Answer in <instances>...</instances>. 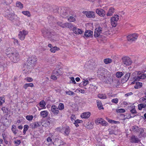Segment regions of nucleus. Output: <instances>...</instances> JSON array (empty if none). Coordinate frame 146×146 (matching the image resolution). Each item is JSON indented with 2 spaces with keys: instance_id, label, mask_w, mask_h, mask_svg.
Returning <instances> with one entry per match:
<instances>
[{
  "instance_id": "nucleus-5",
  "label": "nucleus",
  "mask_w": 146,
  "mask_h": 146,
  "mask_svg": "<svg viewBox=\"0 0 146 146\" xmlns=\"http://www.w3.org/2000/svg\"><path fill=\"white\" fill-rule=\"evenodd\" d=\"M42 33L44 37L48 38H51L53 35V33L52 32H51L49 30L45 28L42 29Z\"/></svg>"
},
{
  "instance_id": "nucleus-32",
  "label": "nucleus",
  "mask_w": 146,
  "mask_h": 146,
  "mask_svg": "<svg viewBox=\"0 0 146 146\" xmlns=\"http://www.w3.org/2000/svg\"><path fill=\"white\" fill-rule=\"evenodd\" d=\"M60 50L59 48L56 46L52 47L51 48L50 50V52L52 53H54L56 51H58Z\"/></svg>"
},
{
  "instance_id": "nucleus-36",
  "label": "nucleus",
  "mask_w": 146,
  "mask_h": 146,
  "mask_svg": "<svg viewBox=\"0 0 146 146\" xmlns=\"http://www.w3.org/2000/svg\"><path fill=\"white\" fill-rule=\"evenodd\" d=\"M130 76V74L128 73L126 74L124 76V78L123 79V81L126 82L129 79Z\"/></svg>"
},
{
  "instance_id": "nucleus-23",
  "label": "nucleus",
  "mask_w": 146,
  "mask_h": 146,
  "mask_svg": "<svg viewBox=\"0 0 146 146\" xmlns=\"http://www.w3.org/2000/svg\"><path fill=\"white\" fill-rule=\"evenodd\" d=\"M139 141V139L134 135L132 136L130 140V141L131 143H137Z\"/></svg>"
},
{
  "instance_id": "nucleus-7",
  "label": "nucleus",
  "mask_w": 146,
  "mask_h": 146,
  "mask_svg": "<svg viewBox=\"0 0 146 146\" xmlns=\"http://www.w3.org/2000/svg\"><path fill=\"white\" fill-rule=\"evenodd\" d=\"M119 16L117 15H115L112 17L111 18V21L112 25L113 27H115L117 24V22L119 19Z\"/></svg>"
},
{
  "instance_id": "nucleus-12",
  "label": "nucleus",
  "mask_w": 146,
  "mask_h": 146,
  "mask_svg": "<svg viewBox=\"0 0 146 146\" xmlns=\"http://www.w3.org/2000/svg\"><path fill=\"white\" fill-rule=\"evenodd\" d=\"M138 36V35L137 34H133L128 35L127 36V39L129 41L132 42L136 40Z\"/></svg>"
},
{
  "instance_id": "nucleus-26",
  "label": "nucleus",
  "mask_w": 146,
  "mask_h": 146,
  "mask_svg": "<svg viewBox=\"0 0 146 146\" xmlns=\"http://www.w3.org/2000/svg\"><path fill=\"white\" fill-rule=\"evenodd\" d=\"M92 35L93 32L90 30L86 31L84 33V36L86 37L91 36Z\"/></svg>"
},
{
  "instance_id": "nucleus-2",
  "label": "nucleus",
  "mask_w": 146,
  "mask_h": 146,
  "mask_svg": "<svg viewBox=\"0 0 146 146\" xmlns=\"http://www.w3.org/2000/svg\"><path fill=\"white\" fill-rule=\"evenodd\" d=\"M37 61L36 57L35 55L29 57L27 60V64L33 67L35 66V62Z\"/></svg>"
},
{
  "instance_id": "nucleus-30",
  "label": "nucleus",
  "mask_w": 146,
  "mask_h": 146,
  "mask_svg": "<svg viewBox=\"0 0 146 146\" xmlns=\"http://www.w3.org/2000/svg\"><path fill=\"white\" fill-rule=\"evenodd\" d=\"M61 73L60 70V69H58L57 70H55L52 73V74L56 76L57 77H58L60 75Z\"/></svg>"
},
{
  "instance_id": "nucleus-59",
  "label": "nucleus",
  "mask_w": 146,
  "mask_h": 146,
  "mask_svg": "<svg viewBox=\"0 0 146 146\" xmlns=\"http://www.w3.org/2000/svg\"><path fill=\"white\" fill-rule=\"evenodd\" d=\"M14 143L17 145H19L21 143V141L19 140H17L14 141Z\"/></svg>"
},
{
  "instance_id": "nucleus-52",
  "label": "nucleus",
  "mask_w": 146,
  "mask_h": 146,
  "mask_svg": "<svg viewBox=\"0 0 146 146\" xmlns=\"http://www.w3.org/2000/svg\"><path fill=\"white\" fill-rule=\"evenodd\" d=\"M26 118L27 120L29 121H31L33 119V116L32 115H27L26 116Z\"/></svg>"
},
{
  "instance_id": "nucleus-18",
  "label": "nucleus",
  "mask_w": 146,
  "mask_h": 146,
  "mask_svg": "<svg viewBox=\"0 0 146 146\" xmlns=\"http://www.w3.org/2000/svg\"><path fill=\"white\" fill-rule=\"evenodd\" d=\"M58 109L55 105H52L51 107V110L53 113L55 115H57L59 111Z\"/></svg>"
},
{
  "instance_id": "nucleus-49",
  "label": "nucleus",
  "mask_w": 146,
  "mask_h": 146,
  "mask_svg": "<svg viewBox=\"0 0 146 146\" xmlns=\"http://www.w3.org/2000/svg\"><path fill=\"white\" fill-rule=\"evenodd\" d=\"M5 102V99L3 97H0V106L3 104Z\"/></svg>"
},
{
  "instance_id": "nucleus-15",
  "label": "nucleus",
  "mask_w": 146,
  "mask_h": 146,
  "mask_svg": "<svg viewBox=\"0 0 146 146\" xmlns=\"http://www.w3.org/2000/svg\"><path fill=\"white\" fill-rule=\"evenodd\" d=\"M31 67L32 66H30L27 64V65H25L23 70V73L25 74L30 73L31 71Z\"/></svg>"
},
{
  "instance_id": "nucleus-13",
  "label": "nucleus",
  "mask_w": 146,
  "mask_h": 146,
  "mask_svg": "<svg viewBox=\"0 0 146 146\" xmlns=\"http://www.w3.org/2000/svg\"><path fill=\"white\" fill-rule=\"evenodd\" d=\"M82 13L85 15L88 18H94L95 17L94 13V12L84 11Z\"/></svg>"
},
{
  "instance_id": "nucleus-3",
  "label": "nucleus",
  "mask_w": 146,
  "mask_h": 146,
  "mask_svg": "<svg viewBox=\"0 0 146 146\" xmlns=\"http://www.w3.org/2000/svg\"><path fill=\"white\" fill-rule=\"evenodd\" d=\"M20 56L17 51H16L14 54L11 55V59L14 63H16L20 60Z\"/></svg>"
},
{
  "instance_id": "nucleus-33",
  "label": "nucleus",
  "mask_w": 146,
  "mask_h": 146,
  "mask_svg": "<svg viewBox=\"0 0 146 146\" xmlns=\"http://www.w3.org/2000/svg\"><path fill=\"white\" fill-rule=\"evenodd\" d=\"M39 106L42 109L46 108V103L44 100H42L39 103Z\"/></svg>"
},
{
  "instance_id": "nucleus-43",
  "label": "nucleus",
  "mask_w": 146,
  "mask_h": 146,
  "mask_svg": "<svg viewBox=\"0 0 146 146\" xmlns=\"http://www.w3.org/2000/svg\"><path fill=\"white\" fill-rule=\"evenodd\" d=\"M47 19L49 22H52L55 19L54 18L52 15H49L47 17Z\"/></svg>"
},
{
  "instance_id": "nucleus-56",
  "label": "nucleus",
  "mask_w": 146,
  "mask_h": 146,
  "mask_svg": "<svg viewBox=\"0 0 146 146\" xmlns=\"http://www.w3.org/2000/svg\"><path fill=\"white\" fill-rule=\"evenodd\" d=\"M73 27V25L71 23H67L66 27L70 29L72 28Z\"/></svg>"
},
{
  "instance_id": "nucleus-4",
  "label": "nucleus",
  "mask_w": 146,
  "mask_h": 146,
  "mask_svg": "<svg viewBox=\"0 0 146 146\" xmlns=\"http://www.w3.org/2000/svg\"><path fill=\"white\" fill-rule=\"evenodd\" d=\"M104 81L106 83H111L113 82L112 78L109 72H107L106 74H104Z\"/></svg>"
},
{
  "instance_id": "nucleus-28",
  "label": "nucleus",
  "mask_w": 146,
  "mask_h": 146,
  "mask_svg": "<svg viewBox=\"0 0 146 146\" xmlns=\"http://www.w3.org/2000/svg\"><path fill=\"white\" fill-rule=\"evenodd\" d=\"M11 129L14 135H15L17 133L18 130L16 129V127L15 125H12Z\"/></svg>"
},
{
  "instance_id": "nucleus-53",
  "label": "nucleus",
  "mask_w": 146,
  "mask_h": 146,
  "mask_svg": "<svg viewBox=\"0 0 146 146\" xmlns=\"http://www.w3.org/2000/svg\"><path fill=\"white\" fill-rule=\"evenodd\" d=\"M83 84L84 86H86L87 84H88L89 81L88 80L85 79H84L83 81Z\"/></svg>"
},
{
  "instance_id": "nucleus-63",
  "label": "nucleus",
  "mask_w": 146,
  "mask_h": 146,
  "mask_svg": "<svg viewBox=\"0 0 146 146\" xmlns=\"http://www.w3.org/2000/svg\"><path fill=\"white\" fill-rule=\"evenodd\" d=\"M106 119L110 123H112L113 122L114 123H115V121L111 119Z\"/></svg>"
},
{
  "instance_id": "nucleus-8",
  "label": "nucleus",
  "mask_w": 146,
  "mask_h": 146,
  "mask_svg": "<svg viewBox=\"0 0 146 146\" xmlns=\"http://www.w3.org/2000/svg\"><path fill=\"white\" fill-rule=\"evenodd\" d=\"M28 32L27 31L23 30L22 31H20L18 34L19 38L22 40H23L26 36L28 34Z\"/></svg>"
},
{
  "instance_id": "nucleus-55",
  "label": "nucleus",
  "mask_w": 146,
  "mask_h": 146,
  "mask_svg": "<svg viewBox=\"0 0 146 146\" xmlns=\"http://www.w3.org/2000/svg\"><path fill=\"white\" fill-rule=\"evenodd\" d=\"M116 111L119 113H124L125 111V110L123 109H120L116 110Z\"/></svg>"
},
{
  "instance_id": "nucleus-20",
  "label": "nucleus",
  "mask_w": 146,
  "mask_h": 146,
  "mask_svg": "<svg viewBox=\"0 0 146 146\" xmlns=\"http://www.w3.org/2000/svg\"><path fill=\"white\" fill-rule=\"evenodd\" d=\"M62 133L65 135H68L70 132V129L68 127H64Z\"/></svg>"
},
{
  "instance_id": "nucleus-48",
  "label": "nucleus",
  "mask_w": 146,
  "mask_h": 146,
  "mask_svg": "<svg viewBox=\"0 0 146 146\" xmlns=\"http://www.w3.org/2000/svg\"><path fill=\"white\" fill-rule=\"evenodd\" d=\"M46 140L47 142L48 143V145H50L52 143V139H51V138L50 137H48L47 138Z\"/></svg>"
},
{
  "instance_id": "nucleus-62",
  "label": "nucleus",
  "mask_w": 146,
  "mask_h": 146,
  "mask_svg": "<svg viewBox=\"0 0 146 146\" xmlns=\"http://www.w3.org/2000/svg\"><path fill=\"white\" fill-rule=\"evenodd\" d=\"M76 119V116L72 114L71 115V119L72 121H73L74 120Z\"/></svg>"
},
{
  "instance_id": "nucleus-11",
  "label": "nucleus",
  "mask_w": 146,
  "mask_h": 146,
  "mask_svg": "<svg viewBox=\"0 0 146 146\" xmlns=\"http://www.w3.org/2000/svg\"><path fill=\"white\" fill-rule=\"evenodd\" d=\"M97 125L100 124L103 126H106L108 125V123L102 118H98L95 121Z\"/></svg>"
},
{
  "instance_id": "nucleus-29",
  "label": "nucleus",
  "mask_w": 146,
  "mask_h": 146,
  "mask_svg": "<svg viewBox=\"0 0 146 146\" xmlns=\"http://www.w3.org/2000/svg\"><path fill=\"white\" fill-rule=\"evenodd\" d=\"M139 130V136L141 135V136L145 137L146 136V133L144 132V130L142 128H140Z\"/></svg>"
},
{
  "instance_id": "nucleus-22",
  "label": "nucleus",
  "mask_w": 146,
  "mask_h": 146,
  "mask_svg": "<svg viewBox=\"0 0 146 146\" xmlns=\"http://www.w3.org/2000/svg\"><path fill=\"white\" fill-rule=\"evenodd\" d=\"M90 113L89 112H84L81 114V117L82 118L87 119L90 116Z\"/></svg>"
},
{
  "instance_id": "nucleus-41",
  "label": "nucleus",
  "mask_w": 146,
  "mask_h": 146,
  "mask_svg": "<svg viewBox=\"0 0 146 146\" xmlns=\"http://www.w3.org/2000/svg\"><path fill=\"white\" fill-rule=\"evenodd\" d=\"M94 123H88V125H86V127L87 128L89 129H92L93 127Z\"/></svg>"
},
{
  "instance_id": "nucleus-1",
  "label": "nucleus",
  "mask_w": 146,
  "mask_h": 146,
  "mask_svg": "<svg viewBox=\"0 0 146 146\" xmlns=\"http://www.w3.org/2000/svg\"><path fill=\"white\" fill-rule=\"evenodd\" d=\"M5 17L11 21L13 20L17 16L15 15V13L11 11V9H7L5 10Z\"/></svg>"
},
{
  "instance_id": "nucleus-60",
  "label": "nucleus",
  "mask_w": 146,
  "mask_h": 146,
  "mask_svg": "<svg viewBox=\"0 0 146 146\" xmlns=\"http://www.w3.org/2000/svg\"><path fill=\"white\" fill-rule=\"evenodd\" d=\"M130 111L132 113H137L136 111V110L135 108H133L131 109L130 110Z\"/></svg>"
},
{
  "instance_id": "nucleus-58",
  "label": "nucleus",
  "mask_w": 146,
  "mask_h": 146,
  "mask_svg": "<svg viewBox=\"0 0 146 146\" xmlns=\"http://www.w3.org/2000/svg\"><path fill=\"white\" fill-rule=\"evenodd\" d=\"M118 99L117 98H116L112 99L111 100V102L113 103H114L115 104H117L118 103Z\"/></svg>"
},
{
  "instance_id": "nucleus-39",
  "label": "nucleus",
  "mask_w": 146,
  "mask_h": 146,
  "mask_svg": "<svg viewBox=\"0 0 146 146\" xmlns=\"http://www.w3.org/2000/svg\"><path fill=\"white\" fill-rule=\"evenodd\" d=\"M58 23L59 25L62 28H64L66 27L67 23H63L62 22H59Z\"/></svg>"
},
{
  "instance_id": "nucleus-50",
  "label": "nucleus",
  "mask_w": 146,
  "mask_h": 146,
  "mask_svg": "<svg viewBox=\"0 0 146 146\" xmlns=\"http://www.w3.org/2000/svg\"><path fill=\"white\" fill-rule=\"evenodd\" d=\"M64 127H57L56 129V130L58 131H59L62 133L63 129Z\"/></svg>"
},
{
  "instance_id": "nucleus-17",
  "label": "nucleus",
  "mask_w": 146,
  "mask_h": 146,
  "mask_svg": "<svg viewBox=\"0 0 146 146\" xmlns=\"http://www.w3.org/2000/svg\"><path fill=\"white\" fill-rule=\"evenodd\" d=\"M115 10L114 8L110 7L108 10L106 15L107 16H111L115 12Z\"/></svg>"
},
{
  "instance_id": "nucleus-19",
  "label": "nucleus",
  "mask_w": 146,
  "mask_h": 146,
  "mask_svg": "<svg viewBox=\"0 0 146 146\" xmlns=\"http://www.w3.org/2000/svg\"><path fill=\"white\" fill-rule=\"evenodd\" d=\"M96 12L101 17H103L105 15V12L104 10L102 9H98L96 10Z\"/></svg>"
},
{
  "instance_id": "nucleus-51",
  "label": "nucleus",
  "mask_w": 146,
  "mask_h": 146,
  "mask_svg": "<svg viewBox=\"0 0 146 146\" xmlns=\"http://www.w3.org/2000/svg\"><path fill=\"white\" fill-rule=\"evenodd\" d=\"M68 21L70 22H72L75 21V19L73 17L70 16L68 19Z\"/></svg>"
},
{
  "instance_id": "nucleus-57",
  "label": "nucleus",
  "mask_w": 146,
  "mask_h": 146,
  "mask_svg": "<svg viewBox=\"0 0 146 146\" xmlns=\"http://www.w3.org/2000/svg\"><path fill=\"white\" fill-rule=\"evenodd\" d=\"M25 80L28 82H31L33 81V79L30 77H27L25 78Z\"/></svg>"
},
{
  "instance_id": "nucleus-9",
  "label": "nucleus",
  "mask_w": 146,
  "mask_h": 146,
  "mask_svg": "<svg viewBox=\"0 0 146 146\" xmlns=\"http://www.w3.org/2000/svg\"><path fill=\"white\" fill-rule=\"evenodd\" d=\"M122 62L126 66L130 65L132 61L130 58L128 57H124L122 58Z\"/></svg>"
},
{
  "instance_id": "nucleus-6",
  "label": "nucleus",
  "mask_w": 146,
  "mask_h": 146,
  "mask_svg": "<svg viewBox=\"0 0 146 146\" xmlns=\"http://www.w3.org/2000/svg\"><path fill=\"white\" fill-rule=\"evenodd\" d=\"M135 74L137 75L134 78L135 81H139L141 79H143L146 78V74H141L140 72H136Z\"/></svg>"
},
{
  "instance_id": "nucleus-21",
  "label": "nucleus",
  "mask_w": 146,
  "mask_h": 146,
  "mask_svg": "<svg viewBox=\"0 0 146 146\" xmlns=\"http://www.w3.org/2000/svg\"><path fill=\"white\" fill-rule=\"evenodd\" d=\"M73 31L74 33L77 35H80L82 34L83 33V31L81 29H78L76 27H73Z\"/></svg>"
},
{
  "instance_id": "nucleus-27",
  "label": "nucleus",
  "mask_w": 146,
  "mask_h": 146,
  "mask_svg": "<svg viewBox=\"0 0 146 146\" xmlns=\"http://www.w3.org/2000/svg\"><path fill=\"white\" fill-rule=\"evenodd\" d=\"M16 6L20 9H22L23 8V5L20 2L17 1L16 3Z\"/></svg>"
},
{
  "instance_id": "nucleus-35",
  "label": "nucleus",
  "mask_w": 146,
  "mask_h": 146,
  "mask_svg": "<svg viewBox=\"0 0 146 146\" xmlns=\"http://www.w3.org/2000/svg\"><path fill=\"white\" fill-rule=\"evenodd\" d=\"M142 86V84L141 82H136L135 85L134 86L135 89H138L141 87Z\"/></svg>"
},
{
  "instance_id": "nucleus-14",
  "label": "nucleus",
  "mask_w": 146,
  "mask_h": 146,
  "mask_svg": "<svg viewBox=\"0 0 146 146\" xmlns=\"http://www.w3.org/2000/svg\"><path fill=\"white\" fill-rule=\"evenodd\" d=\"M17 51L13 47H10L6 50V53L7 55H12L15 52Z\"/></svg>"
},
{
  "instance_id": "nucleus-24",
  "label": "nucleus",
  "mask_w": 146,
  "mask_h": 146,
  "mask_svg": "<svg viewBox=\"0 0 146 146\" xmlns=\"http://www.w3.org/2000/svg\"><path fill=\"white\" fill-rule=\"evenodd\" d=\"M50 121L48 120L44 121L41 123V125L45 127H48L50 125Z\"/></svg>"
},
{
  "instance_id": "nucleus-61",
  "label": "nucleus",
  "mask_w": 146,
  "mask_h": 146,
  "mask_svg": "<svg viewBox=\"0 0 146 146\" xmlns=\"http://www.w3.org/2000/svg\"><path fill=\"white\" fill-rule=\"evenodd\" d=\"M51 78L54 80H56L57 78V77L52 74L51 76Z\"/></svg>"
},
{
  "instance_id": "nucleus-31",
  "label": "nucleus",
  "mask_w": 146,
  "mask_h": 146,
  "mask_svg": "<svg viewBox=\"0 0 146 146\" xmlns=\"http://www.w3.org/2000/svg\"><path fill=\"white\" fill-rule=\"evenodd\" d=\"M97 104L99 110L104 109V108L103 107L102 104L100 101H97Z\"/></svg>"
},
{
  "instance_id": "nucleus-44",
  "label": "nucleus",
  "mask_w": 146,
  "mask_h": 146,
  "mask_svg": "<svg viewBox=\"0 0 146 146\" xmlns=\"http://www.w3.org/2000/svg\"><path fill=\"white\" fill-rule=\"evenodd\" d=\"M98 97L102 99H106L107 98L106 95L105 94H99L98 95Z\"/></svg>"
},
{
  "instance_id": "nucleus-47",
  "label": "nucleus",
  "mask_w": 146,
  "mask_h": 146,
  "mask_svg": "<svg viewBox=\"0 0 146 146\" xmlns=\"http://www.w3.org/2000/svg\"><path fill=\"white\" fill-rule=\"evenodd\" d=\"M65 92L66 94H68L69 95L72 96L74 95V93L73 92L70 91V90L66 91Z\"/></svg>"
},
{
  "instance_id": "nucleus-40",
  "label": "nucleus",
  "mask_w": 146,
  "mask_h": 146,
  "mask_svg": "<svg viewBox=\"0 0 146 146\" xmlns=\"http://www.w3.org/2000/svg\"><path fill=\"white\" fill-rule=\"evenodd\" d=\"M146 106V104H140L138 105V108L139 110H141L142 108H145Z\"/></svg>"
},
{
  "instance_id": "nucleus-45",
  "label": "nucleus",
  "mask_w": 146,
  "mask_h": 146,
  "mask_svg": "<svg viewBox=\"0 0 146 146\" xmlns=\"http://www.w3.org/2000/svg\"><path fill=\"white\" fill-rule=\"evenodd\" d=\"M29 128V126L28 125H24V129H23V133L24 135H25L26 133V131Z\"/></svg>"
},
{
  "instance_id": "nucleus-37",
  "label": "nucleus",
  "mask_w": 146,
  "mask_h": 146,
  "mask_svg": "<svg viewBox=\"0 0 146 146\" xmlns=\"http://www.w3.org/2000/svg\"><path fill=\"white\" fill-rule=\"evenodd\" d=\"M115 75L117 77L120 78L123 75V74L122 72L118 71L116 72Z\"/></svg>"
},
{
  "instance_id": "nucleus-54",
  "label": "nucleus",
  "mask_w": 146,
  "mask_h": 146,
  "mask_svg": "<svg viewBox=\"0 0 146 146\" xmlns=\"http://www.w3.org/2000/svg\"><path fill=\"white\" fill-rule=\"evenodd\" d=\"M70 83H73L74 84H76V82L74 80V77H70Z\"/></svg>"
},
{
  "instance_id": "nucleus-16",
  "label": "nucleus",
  "mask_w": 146,
  "mask_h": 146,
  "mask_svg": "<svg viewBox=\"0 0 146 146\" xmlns=\"http://www.w3.org/2000/svg\"><path fill=\"white\" fill-rule=\"evenodd\" d=\"M41 125V123L40 122L36 121L31 123L30 125V127L32 129H35L39 127Z\"/></svg>"
},
{
  "instance_id": "nucleus-25",
  "label": "nucleus",
  "mask_w": 146,
  "mask_h": 146,
  "mask_svg": "<svg viewBox=\"0 0 146 146\" xmlns=\"http://www.w3.org/2000/svg\"><path fill=\"white\" fill-rule=\"evenodd\" d=\"M40 116L43 118L46 117L48 115V112L47 110L42 111L40 112Z\"/></svg>"
},
{
  "instance_id": "nucleus-46",
  "label": "nucleus",
  "mask_w": 146,
  "mask_h": 146,
  "mask_svg": "<svg viewBox=\"0 0 146 146\" xmlns=\"http://www.w3.org/2000/svg\"><path fill=\"white\" fill-rule=\"evenodd\" d=\"M60 110H62L64 108V106L63 104L62 103H60L58 106V108Z\"/></svg>"
},
{
  "instance_id": "nucleus-10",
  "label": "nucleus",
  "mask_w": 146,
  "mask_h": 146,
  "mask_svg": "<svg viewBox=\"0 0 146 146\" xmlns=\"http://www.w3.org/2000/svg\"><path fill=\"white\" fill-rule=\"evenodd\" d=\"M102 29L100 27H98L95 30L94 36L95 37L99 36L102 32Z\"/></svg>"
},
{
  "instance_id": "nucleus-38",
  "label": "nucleus",
  "mask_w": 146,
  "mask_h": 146,
  "mask_svg": "<svg viewBox=\"0 0 146 146\" xmlns=\"http://www.w3.org/2000/svg\"><path fill=\"white\" fill-rule=\"evenodd\" d=\"M111 59L109 58H107L104 59V63L106 64H108L112 62Z\"/></svg>"
},
{
  "instance_id": "nucleus-64",
  "label": "nucleus",
  "mask_w": 146,
  "mask_h": 146,
  "mask_svg": "<svg viewBox=\"0 0 146 146\" xmlns=\"http://www.w3.org/2000/svg\"><path fill=\"white\" fill-rule=\"evenodd\" d=\"M12 39L14 40L13 42L15 44L16 43H17L18 44H19L18 41L17 40L14 38H13Z\"/></svg>"
},
{
  "instance_id": "nucleus-42",
  "label": "nucleus",
  "mask_w": 146,
  "mask_h": 146,
  "mask_svg": "<svg viewBox=\"0 0 146 146\" xmlns=\"http://www.w3.org/2000/svg\"><path fill=\"white\" fill-rule=\"evenodd\" d=\"M22 13L24 15L27 16L28 17H30L31 15L30 12L28 11H23Z\"/></svg>"
},
{
  "instance_id": "nucleus-34",
  "label": "nucleus",
  "mask_w": 146,
  "mask_h": 146,
  "mask_svg": "<svg viewBox=\"0 0 146 146\" xmlns=\"http://www.w3.org/2000/svg\"><path fill=\"white\" fill-rule=\"evenodd\" d=\"M139 128L137 126H133L131 127V130L134 132H139Z\"/></svg>"
}]
</instances>
